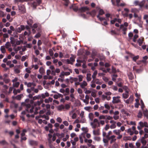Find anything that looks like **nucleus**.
Here are the masks:
<instances>
[{"mask_svg": "<svg viewBox=\"0 0 148 148\" xmlns=\"http://www.w3.org/2000/svg\"><path fill=\"white\" fill-rule=\"evenodd\" d=\"M29 101V100L28 99H27L25 100V103H22V106H25L26 107V111L28 112L31 113H32L34 110V114H36L38 113L37 110H38V106H39L42 102L38 101L37 102H34V106H33V101H31L30 102L31 104L32 105L31 107V105L28 104V103Z\"/></svg>", "mask_w": 148, "mask_h": 148, "instance_id": "1", "label": "nucleus"}, {"mask_svg": "<svg viewBox=\"0 0 148 148\" xmlns=\"http://www.w3.org/2000/svg\"><path fill=\"white\" fill-rule=\"evenodd\" d=\"M17 36H16L14 38L11 37L10 39L11 40V43L12 44V46H15L17 45H19L20 44L21 41L18 40L16 38V37H17Z\"/></svg>", "mask_w": 148, "mask_h": 148, "instance_id": "2", "label": "nucleus"}, {"mask_svg": "<svg viewBox=\"0 0 148 148\" xmlns=\"http://www.w3.org/2000/svg\"><path fill=\"white\" fill-rule=\"evenodd\" d=\"M90 125L92 127L95 129L96 127L99 126V123L97 119H95L93 121L90 123Z\"/></svg>", "mask_w": 148, "mask_h": 148, "instance_id": "3", "label": "nucleus"}, {"mask_svg": "<svg viewBox=\"0 0 148 148\" xmlns=\"http://www.w3.org/2000/svg\"><path fill=\"white\" fill-rule=\"evenodd\" d=\"M139 126L137 127L138 130H140L142 128L144 127H148V124L146 122L140 121L139 123Z\"/></svg>", "mask_w": 148, "mask_h": 148, "instance_id": "4", "label": "nucleus"}, {"mask_svg": "<svg viewBox=\"0 0 148 148\" xmlns=\"http://www.w3.org/2000/svg\"><path fill=\"white\" fill-rule=\"evenodd\" d=\"M14 50L16 52L19 51V53L21 55H23L22 52L25 51L26 50V48L25 47L18 46L15 48L14 49Z\"/></svg>", "mask_w": 148, "mask_h": 148, "instance_id": "5", "label": "nucleus"}, {"mask_svg": "<svg viewBox=\"0 0 148 148\" xmlns=\"http://www.w3.org/2000/svg\"><path fill=\"white\" fill-rule=\"evenodd\" d=\"M128 26V23L126 22L124 23V25H121L120 27V29L122 30L123 31V34L124 35L126 34V33L125 31L127 30V28L126 27Z\"/></svg>", "mask_w": 148, "mask_h": 148, "instance_id": "6", "label": "nucleus"}, {"mask_svg": "<svg viewBox=\"0 0 148 148\" xmlns=\"http://www.w3.org/2000/svg\"><path fill=\"white\" fill-rule=\"evenodd\" d=\"M69 114L72 119H75L77 116V114L75 112L74 110H73L69 112Z\"/></svg>", "mask_w": 148, "mask_h": 148, "instance_id": "7", "label": "nucleus"}, {"mask_svg": "<svg viewBox=\"0 0 148 148\" xmlns=\"http://www.w3.org/2000/svg\"><path fill=\"white\" fill-rule=\"evenodd\" d=\"M119 96L114 97H113V101L112 102L114 103H118L120 102Z\"/></svg>", "mask_w": 148, "mask_h": 148, "instance_id": "8", "label": "nucleus"}, {"mask_svg": "<svg viewBox=\"0 0 148 148\" xmlns=\"http://www.w3.org/2000/svg\"><path fill=\"white\" fill-rule=\"evenodd\" d=\"M110 123L111 124L110 127L112 129L115 128L116 127V122L114 120H111Z\"/></svg>", "mask_w": 148, "mask_h": 148, "instance_id": "9", "label": "nucleus"}, {"mask_svg": "<svg viewBox=\"0 0 148 148\" xmlns=\"http://www.w3.org/2000/svg\"><path fill=\"white\" fill-rule=\"evenodd\" d=\"M36 2H34L32 3L33 7L35 8L36 7L39 5L41 2V0H36Z\"/></svg>", "mask_w": 148, "mask_h": 148, "instance_id": "10", "label": "nucleus"}, {"mask_svg": "<svg viewBox=\"0 0 148 148\" xmlns=\"http://www.w3.org/2000/svg\"><path fill=\"white\" fill-rule=\"evenodd\" d=\"M145 2V0H143L140 3H139L137 1H136L134 2V3L136 5L139 4L140 6L142 7L143 5Z\"/></svg>", "mask_w": 148, "mask_h": 148, "instance_id": "11", "label": "nucleus"}, {"mask_svg": "<svg viewBox=\"0 0 148 148\" xmlns=\"http://www.w3.org/2000/svg\"><path fill=\"white\" fill-rule=\"evenodd\" d=\"M115 136L114 135H112L110 137H108V136H106V138L108 139H111L110 143H112L115 142L116 140V139L115 138Z\"/></svg>", "mask_w": 148, "mask_h": 148, "instance_id": "12", "label": "nucleus"}, {"mask_svg": "<svg viewBox=\"0 0 148 148\" xmlns=\"http://www.w3.org/2000/svg\"><path fill=\"white\" fill-rule=\"evenodd\" d=\"M25 28V27L24 26L21 25L17 28L16 31L20 33L22 30H24Z\"/></svg>", "mask_w": 148, "mask_h": 148, "instance_id": "13", "label": "nucleus"}, {"mask_svg": "<svg viewBox=\"0 0 148 148\" xmlns=\"http://www.w3.org/2000/svg\"><path fill=\"white\" fill-rule=\"evenodd\" d=\"M51 112L50 111H48L46 114V115H42V117L43 118H44L47 120H48L49 119V117L48 115H50Z\"/></svg>", "mask_w": 148, "mask_h": 148, "instance_id": "14", "label": "nucleus"}, {"mask_svg": "<svg viewBox=\"0 0 148 148\" xmlns=\"http://www.w3.org/2000/svg\"><path fill=\"white\" fill-rule=\"evenodd\" d=\"M105 16L106 21H109V18H110L111 19L112 18V15L109 13L106 14H105Z\"/></svg>", "mask_w": 148, "mask_h": 148, "instance_id": "15", "label": "nucleus"}, {"mask_svg": "<svg viewBox=\"0 0 148 148\" xmlns=\"http://www.w3.org/2000/svg\"><path fill=\"white\" fill-rule=\"evenodd\" d=\"M25 85H27L28 87H34V84L33 83H27V82H25Z\"/></svg>", "mask_w": 148, "mask_h": 148, "instance_id": "16", "label": "nucleus"}, {"mask_svg": "<svg viewBox=\"0 0 148 148\" xmlns=\"http://www.w3.org/2000/svg\"><path fill=\"white\" fill-rule=\"evenodd\" d=\"M80 84V86L82 88H84L87 85V83L85 81H84L82 82Z\"/></svg>", "mask_w": 148, "mask_h": 148, "instance_id": "17", "label": "nucleus"}, {"mask_svg": "<svg viewBox=\"0 0 148 148\" xmlns=\"http://www.w3.org/2000/svg\"><path fill=\"white\" fill-rule=\"evenodd\" d=\"M92 133L94 135H99L100 134V132L99 130H93Z\"/></svg>", "mask_w": 148, "mask_h": 148, "instance_id": "18", "label": "nucleus"}, {"mask_svg": "<svg viewBox=\"0 0 148 148\" xmlns=\"http://www.w3.org/2000/svg\"><path fill=\"white\" fill-rule=\"evenodd\" d=\"M62 95L58 93H57V94L54 95L53 97L54 99H57L60 97H62Z\"/></svg>", "mask_w": 148, "mask_h": 148, "instance_id": "19", "label": "nucleus"}, {"mask_svg": "<svg viewBox=\"0 0 148 148\" xmlns=\"http://www.w3.org/2000/svg\"><path fill=\"white\" fill-rule=\"evenodd\" d=\"M42 116L40 115L39 116H36V119L37 120H38V123L40 124H41L43 122V121L41 119H39V118L40 117L42 118Z\"/></svg>", "mask_w": 148, "mask_h": 148, "instance_id": "20", "label": "nucleus"}, {"mask_svg": "<svg viewBox=\"0 0 148 148\" xmlns=\"http://www.w3.org/2000/svg\"><path fill=\"white\" fill-rule=\"evenodd\" d=\"M65 109L64 106L63 105H61L57 107L58 110L61 111Z\"/></svg>", "mask_w": 148, "mask_h": 148, "instance_id": "21", "label": "nucleus"}, {"mask_svg": "<svg viewBox=\"0 0 148 148\" xmlns=\"http://www.w3.org/2000/svg\"><path fill=\"white\" fill-rule=\"evenodd\" d=\"M40 96L41 97L43 98H45L46 97H49V94L48 93L46 92L45 93L42 94Z\"/></svg>", "mask_w": 148, "mask_h": 148, "instance_id": "22", "label": "nucleus"}, {"mask_svg": "<svg viewBox=\"0 0 148 148\" xmlns=\"http://www.w3.org/2000/svg\"><path fill=\"white\" fill-rule=\"evenodd\" d=\"M113 132L116 135H119L121 132V131L120 130H115L113 131Z\"/></svg>", "mask_w": 148, "mask_h": 148, "instance_id": "23", "label": "nucleus"}, {"mask_svg": "<svg viewBox=\"0 0 148 148\" xmlns=\"http://www.w3.org/2000/svg\"><path fill=\"white\" fill-rule=\"evenodd\" d=\"M53 100V98L51 97H49L48 99H46L45 100V103H49L51 102Z\"/></svg>", "mask_w": 148, "mask_h": 148, "instance_id": "24", "label": "nucleus"}, {"mask_svg": "<svg viewBox=\"0 0 148 148\" xmlns=\"http://www.w3.org/2000/svg\"><path fill=\"white\" fill-rule=\"evenodd\" d=\"M23 96V94H21L17 95L15 97H12L13 98H15L16 99L18 100H20L21 99V98Z\"/></svg>", "mask_w": 148, "mask_h": 148, "instance_id": "25", "label": "nucleus"}, {"mask_svg": "<svg viewBox=\"0 0 148 148\" xmlns=\"http://www.w3.org/2000/svg\"><path fill=\"white\" fill-rule=\"evenodd\" d=\"M69 138V136L68 134H66L64 137L62 138V140L64 141H66Z\"/></svg>", "mask_w": 148, "mask_h": 148, "instance_id": "26", "label": "nucleus"}, {"mask_svg": "<svg viewBox=\"0 0 148 148\" xmlns=\"http://www.w3.org/2000/svg\"><path fill=\"white\" fill-rule=\"evenodd\" d=\"M87 80L88 81H90L91 79V74L90 73H88L87 75Z\"/></svg>", "mask_w": 148, "mask_h": 148, "instance_id": "27", "label": "nucleus"}, {"mask_svg": "<svg viewBox=\"0 0 148 148\" xmlns=\"http://www.w3.org/2000/svg\"><path fill=\"white\" fill-rule=\"evenodd\" d=\"M88 8L86 7H82L80 9V10L82 12H84L87 10Z\"/></svg>", "mask_w": 148, "mask_h": 148, "instance_id": "28", "label": "nucleus"}, {"mask_svg": "<svg viewBox=\"0 0 148 148\" xmlns=\"http://www.w3.org/2000/svg\"><path fill=\"white\" fill-rule=\"evenodd\" d=\"M82 130L84 132L83 133H86L88 131V129L87 127H83L82 128Z\"/></svg>", "mask_w": 148, "mask_h": 148, "instance_id": "29", "label": "nucleus"}, {"mask_svg": "<svg viewBox=\"0 0 148 148\" xmlns=\"http://www.w3.org/2000/svg\"><path fill=\"white\" fill-rule=\"evenodd\" d=\"M142 110L144 115L147 118L148 117V111L147 110H144L143 108Z\"/></svg>", "mask_w": 148, "mask_h": 148, "instance_id": "30", "label": "nucleus"}, {"mask_svg": "<svg viewBox=\"0 0 148 148\" xmlns=\"http://www.w3.org/2000/svg\"><path fill=\"white\" fill-rule=\"evenodd\" d=\"M128 92L127 91H126L125 93L123 94V97L124 99L127 98L128 97Z\"/></svg>", "mask_w": 148, "mask_h": 148, "instance_id": "31", "label": "nucleus"}, {"mask_svg": "<svg viewBox=\"0 0 148 148\" xmlns=\"http://www.w3.org/2000/svg\"><path fill=\"white\" fill-rule=\"evenodd\" d=\"M143 38H139L138 41V42L139 45L140 46L142 44L143 42Z\"/></svg>", "mask_w": 148, "mask_h": 148, "instance_id": "32", "label": "nucleus"}, {"mask_svg": "<svg viewBox=\"0 0 148 148\" xmlns=\"http://www.w3.org/2000/svg\"><path fill=\"white\" fill-rule=\"evenodd\" d=\"M0 50L2 53H4L5 52V47L4 46H2L1 47Z\"/></svg>", "mask_w": 148, "mask_h": 148, "instance_id": "33", "label": "nucleus"}, {"mask_svg": "<svg viewBox=\"0 0 148 148\" xmlns=\"http://www.w3.org/2000/svg\"><path fill=\"white\" fill-rule=\"evenodd\" d=\"M131 12H132L136 13L138 12H139V10L138 9L135 8H132L131 10Z\"/></svg>", "mask_w": 148, "mask_h": 148, "instance_id": "34", "label": "nucleus"}, {"mask_svg": "<svg viewBox=\"0 0 148 148\" xmlns=\"http://www.w3.org/2000/svg\"><path fill=\"white\" fill-rule=\"evenodd\" d=\"M97 73V71H95L93 73L92 76V77L93 79V80H94L96 76Z\"/></svg>", "mask_w": 148, "mask_h": 148, "instance_id": "35", "label": "nucleus"}, {"mask_svg": "<svg viewBox=\"0 0 148 148\" xmlns=\"http://www.w3.org/2000/svg\"><path fill=\"white\" fill-rule=\"evenodd\" d=\"M94 139L97 141L99 142L101 140V138L99 137L95 136L94 137Z\"/></svg>", "mask_w": 148, "mask_h": 148, "instance_id": "36", "label": "nucleus"}, {"mask_svg": "<svg viewBox=\"0 0 148 148\" xmlns=\"http://www.w3.org/2000/svg\"><path fill=\"white\" fill-rule=\"evenodd\" d=\"M145 139L144 138H142L141 139V142L143 145H145L147 141L145 140Z\"/></svg>", "mask_w": 148, "mask_h": 148, "instance_id": "37", "label": "nucleus"}, {"mask_svg": "<svg viewBox=\"0 0 148 148\" xmlns=\"http://www.w3.org/2000/svg\"><path fill=\"white\" fill-rule=\"evenodd\" d=\"M127 132L130 133V135H133L134 133V132L132 130L131 128L127 130Z\"/></svg>", "mask_w": 148, "mask_h": 148, "instance_id": "38", "label": "nucleus"}, {"mask_svg": "<svg viewBox=\"0 0 148 148\" xmlns=\"http://www.w3.org/2000/svg\"><path fill=\"white\" fill-rule=\"evenodd\" d=\"M91 95L94 97H96L97 96L96 92L95 90L92 91L91 92Z\"/></svg>", "mask_w": 148, "mask_h": 148, "instance_id": "39", "label": "nucleus"}, {"mask_svg": "<svg viewBox=\"0 0 148 148\" xmlns=\"http://www.w3.org/2000/svg\"><path fill=\"white\" fill-rule=\"evenodd\" d=\"M138 56H132V58L134 61H136V60H138L139 58Z\"/></svg>", "mask_w": 148, "mask_h": 148, "instance_id": "40", "label": "nucleus"}, {"mask_svg": "<svg viewBox=\"0 0 148 148\" xmlns=\"http://www.w3.org/2000/svg\"><path fill=\"white\" fill-rule=\"evenodd\" d=\"M103 142L104 143V145L105 146H107L108 145V140L106 139L103 138Z\"/></svg>", "mask_w": 148, "mask_h": 148, "instance_id": "41", "label": "nucleus"}, {"mask_svg": "<svg viewBox=\"0 0 148 148\" xmlns=\"http://www.w3.org/2000/svg\"><path fill=\"white\" fill-rule=\"evenodd\" d=\"M120 0H116V2L117 3V5L118 6H124L125 5V4L124 3H121L120 4L119 3V2H120Z\"/></svg>", "mask_w": 148, "mask_h": 148, "instance_id": "42", "label": "nucleus"}, {"mask_svg": "<svg viewBox=\"0 0 148 148\" xmlns=\"http://www.w3.org/2000/svg\"><path fill=\"white\" fill-rule=\"evenodd\" d=\"M94 82V80H93L91 82V84L90 85L91 86L92 88H95L96 86V85Z\"/></svg>", "mask_w": 148, "mask_h": 148, "instance_id": "43", "label": "nucleus"}, {"mask_svg": "<svg viewBox=\"0 0 148 148\" xmlns=\"http://www.w3.org/2000/svg\"><path fill=\"white\" fill-rule=\"evenodd\" d=\"M97 17L101 21H102L103 20H105L106 19V18L101 17L99 15H98L97 16Z\"/></svg>", "mask_w": 148, "mask_h": 148, "instance_id": "44", "label": "nucleus"}, {"mask_svg": "<svg viewBox=\"0 0 148 148\" xmlns=\"http://www.w3.org/2000/svg\"><path fill=\"white\" fill-rule=\"evenodd\" d=\"M21 90L20 89L15 90L14 89L13 90V93L14 94L16 95L17 93H19L20 92Z\"/></svg>", "mask_w": 148, "mask_h": 148, "instance_id": "45", "label": "nucleus"}, {"mask_svg": "<svg viewBox=\"0 0 148 148\" xmlns=\"http://www.w3.org/2000/svg\"><path fill=\"white\" fill-rule=\"evenodd\" d=\"M86 121V119L84 117L81 118V119L80 121V122L84 123H85Z\"/></svg>", "mask_w": 148, "mask_h": 148, "instance_id": "46", "label": "nucleus"}, {"mask_svg": "<svg viewBox=\"0 0 148 148\" xmlns=\"http://www.w3.org/2000/svg\"><path fill=\"white\" fill-rule=\"evenodd\" d=\"M85 133H82L80 135H79V138L81 137V138L85 139Z\"/></svg>", "mask_w": 148, "mask_h": 148, "instance_id": "47", "label": "nucleus"}, {"mask_svg": "<svg viewBox=\"0 0 148 148\" xmlns=\"http://www.w3.org/2000/svg\"><path fill=\"white\" fill-rule=\"evenodd\" d=\"M26 114V112L25 111H24L22 112L21 114L22 115L21 116V117L23 121H24L25 120V118L22 115L23 114Z\"/></svg>", "mask_w": 148, "mask_h": 148, "instance_id": "48", "label": "nucleus"}, {"mask_svg": "<svg viewBox=\"0 0 148 148\" xmlns=\"http://www.w3.org/2000/svg\"><path fill=\"white\" fill-rule=\"evenodd\" d=\"M77 63L76 64V65L77 66H80L81 65V63L82 61L80 60H77Z\"/></svg>", "mask_w": 148, "mask_h": 148, "instance_id": "49", "label": "nucleus"}, {"mask_svg": "<svg viewBox=\"0 0 148 148\" xmlns=\"http://www.w3.org/2000/svg\"><path fill=\"white\" fill-rule=\"evenodd\" d=\"M19 85V83L18 82H15L13 83V86L14 87H17Z\"/></svg>", "mask_w": 148, "mask_h": 148, "instance_id": "50", "label": "nucleus"}, {"mask_svg": "<svg viewBox=\"0 0 148 148\" xmlns=\"http://www.w3.org/2000/svg\"><path fill=\"white\" fill-rule=\"evenodd\" d=\"M148 58V57L147 56H145L143 57V60L142 61V62L144 63H145L146 62V60Z\"/></svg>", "mask_w": 148, "mask_h": 148, "instance_id": "51", "label": "nucleus"}, {"mask_svg": "<svg viewBox=\"0 0 148 148\" xmlns=\"http://www.w3.org/2000/svg\"><path fill=\"white\" fill-rule=\"evenodd\" d=\"M41 97L40 95H38L37 96H35L33 98V99L34 100H35L37 99H39Z\"/></svg>", "mask_w": 148, "mask_h": 148, "instance_id": "52", "label": "nucleus"}, {"mask_svg": "<svg viewBox=\"0 0 148 148\" xmlns=\"http://www.w3.org/2000/svg\"><path fill=\"white\" fill-rule=\"evenodd\" d=\"M138 37V36L137 34H135L134 37L133 38V41L135 42H136V39Z\"/></svg>", "mask_w": 148, "mask_h": 148, "instance_id": "53", "label": "nucleus"}, {"mask_svg": "<svg viewBox=\"0 0 148 148\" xmlns=\"http://www.w3.org/2000/svg\"><path fill=\"white\" fill-rule=\"evenodd\" d=\"M65 75L64 72H62L59 75V77L62 78H64Z\"/></svg>", "mask_w": 148, "mask_h": 148, "instance_id": "54", "label": "nucleus"}, {"mask_svg": "<svg viewBox=\"0 0 148 148\" xmlns=\"http://www.w3.org/2000/svg\"><path fill=\"white\" fill-rule=\"evenodd\" d=\"M39 72L41 74H43L44 72V69L42 67L40 68L39 69Z\"/></svg>", "mask_w": 148, "mask_h": 148, "instance_id": "55", "label": "nucleus"}, {"mask_svg": "<svg viewBox=\"0 0 148 148\" xmlns=\"http://www.w3.org/2000/svg\"><path fill=\"white\" fill-rule=\"evenodd\" d=\"M70 97L71 98V101H75V98H74V95L72 94H71V95H70Z\"/></svg>", "mask_w": 148, "mask_h": 148, "instance_id": "56", "label": "nucleus"}, {"mask_svg": "<svg viewBox=\"0 0 148 148\" xmlns=\"http://www.w3.org/2000/svg\"><path fill=\"white\" fill-rule=\"evenodd\" d=\"M56 121L58 123H60L62 122V120L60 117H58L56 119Z\"/></svg>", "mask_w": 148, "mask_h": 148, "instance_id": "57", "label": "nucleus"}, {"mask_svg": "<svg viewBox=\"0 0 148 148\" xmlns=\"http://www.w3.org/2000/svg\"><path fill=\"white\" fill-rule=\"evenodd\" d=\"M104 14V12L103 10L102 9H100L99 12V14L98 15L99 16L100 15H102Z\"/></svg>", "mask_w": 148, "mask_h": 148, "instance_id": "58", "label": "nucleus"}, {"mask_svg": "<svg viewBox=\"0 0 148 148\" xmlns=\"http://www.w3.org/2000/svg\"><path fill=\"white\" fill-rule=\"evenodd\" d=\"M119 115H114V116L113 117V119L114 118V119L115 120H116L119 119Z\"/></svg>", "mask_w": 148, "mask_h": 148, "instance_id": "59", "label": "nucleus"}, {"mask_svg": "<svg viewBox=\"0 0 148 148\" xmlns=\"http://www.w3.org/2000/svg\"><path fill=\"white\" fill-rule=\"evenodd\" d=\"M66 110H69L70 108V106L69 104H66L64 106Z\"/></svg>", "mask_w": 148, "mask_h": 148, "instance_id": "60", "label": "nucleus"}, {"mask_svg": "<svg viewBox=\"0 0 148 148\" xmlns=\"http://www.w3.org/2000/svg\"><path fill=\"white\" fill-rule=\"evenodd\" d=\"M78 80L79 82H81L82 80V79L83 77V76L82 75H79L78 76Z\"/></svg>", "mask_w": 148, "mask_h": 148, "instance_id": "61", "label": "nucleus"}, {"mask_svg": "<svg viewBox=\"0 0 148 148\" xmlns=\"http://www.w3.org/2000/svg\"><path fill=\"white\" fill-rule=\"evenodd\" d=\"M34 90V87H32L30 88H28L27 89V92L29 93L31 92L32 91Z\"/></svg>", "mask_w": 148, "mask_h": 148, "instance_id": "62", "label": "nucleus"}, {"mask_svg": "<svg viewBox=\"0 0 148 148\" xmlns=\"http://www.w3.org/2000/svg\"><path fill=\"white\" fill-rule=\"evenodd\" d=\"M26 132L27 131L26 130L24 129L23 131L22 132L21 134V136H25V134Z\"/></svg>", "mask_w": 148, "mask_h": 148, "instance_id": "63", "label": "nucleus"}, {"mask_svg": "<svg viewBox=\"0 0 148 148\" xmlns=\"http://www.w3.org/2000/svg\"><path fill=\"white\" fill-rule=\"evenodd\" d=\"M133 36V34L132 32L128 34V36L130 39H131Z\"/></svg>", "mask_w": 148, "mask_h": 148, "instance_id": "64", "label": "nucleus"}]
</instances>
